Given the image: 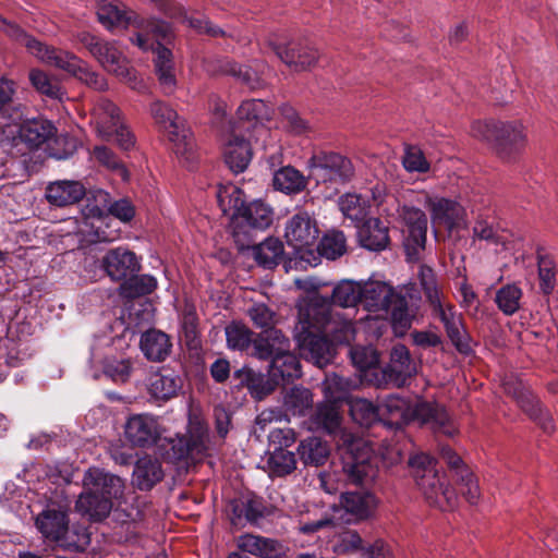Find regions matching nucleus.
Masks as SVG:
<instances>
[{
  "label": "nucleus",
  "instance_id": "1",
  "mask_svg": "<svg viewBox=\"0 0 558 558\" xmlns=\"http://www.w3.org/2000/svg\"><path fill=\"white\" fill-rule=\"evenodd\" d=\"M356 332L353 322L329 306L308 305L300 312L294 328V338L301 355L318 367L329 364L335 356L337 343H350Z\"/></svg>",
  "mask_w": 558,
  "mask_h": 558
},
{
  "label": "nucleus",
  "instance_id": "2",
  "mask_svg": "<svg viewBox=\"0 0 558 558\" xmlns=\"http://www.w3.org/2000/svg\"><path fill=\"white\" fill-rule=\"evenodd\" d=\"M314 423L329 434L339 435L338 449L343 471L354 484L373 481L377 474L376 457L368 442L341 429V417L332 403L318 404Z\"/></svg>",
  "mask_w": 558,
  "mask_h": 558
},
{
  "label": "nucleus",
  "instance_id": "3",
  "mask_svg": "<svg viewBox=\"0 0 558 558\" xmlns=\"http://www.w3.org/2000/svg\"><path fill=\"white\" fill-rule=\"evenodd\" d=\"M0 31L11 40L24 46L28 53L40 62L65 71L96 90L102 92L108 89L106 78L93 71L86 62L74 53L46 45L16 23L8 21L2 16H0Z\"/></svg>",
  "mask_w": 558,
  "mask_h": 558
},
{
  "label": "nucleus",
  "instance_id": "4",
  "mask_svg": "<svg viewBox=\"0 0 558 558\" xmlns=\"http://www.w3.org/2000/svg\"><path fill=\"white\" fill-rule=\"evenodd\" d=\"M116 217L122 222H130L135 216V208L126 198L109 202V194L98 191L93 199L87 198L82 209V218L70 219L76 225L73 230L83 243L113 242L119 238L118 231H107L102 227L107 215Z\"/></svg>",
  "mask_w": 558,
  "mask_h": 558
},
{
  "label": "nucleus",
  "instance_id": "5",
  "mask_svg": "<svg viewBox=\"0 0 558 558\" xmlns=\"http://www.w3.org/2000/svg\"><path fill=\"white\" fill-rule=\"evenodd\" d=\"M97 17L108 31L117 28H134L130 41L143 51L153 47L150 33L156 39H166L171 34V25L157 19H144L118 0H96Z\"/></svg>",
  "mask_w": 558,
  "mask_h": 558
},
{
  "label": "nucleus",
  "instance_id": "6",
  "mask_svg": "<svg viewBox=\"0 0 558 558\" xmlns=\"http://www.w3.org/2000/svg\"><path fill=\"white\" fill-rule=\"evenodd\" d=\"M84 492L78 496L75 508L89 520L100 521L111 511L116 501L123 496L124 483L116 475L97 468L86 471Z\"/></svg>",
  "mask_w": 558,
  "mask_h": 558
},
{
  "label": "nucleus",
  "instance_id": "7",
  "mask_svg": "<svg viewBox=\"0 0 558 558\" xmlns=\"http://www.w3.org/2000/svg\"><path fill=\"white\" fill-rule=\"evenodd\" d=\"M254 355L270 360L269 376L278 384L301 377L299 359L290 352L289 339L278 329L264 331L254 341Z\"/></svg>",
  "mask_w": 558,
  "mask_h": 558
},
{
  "label": "nucleus",
  "instance_id": "8",
  "mask_svg": "<svg viewBox=\"0 0 558 558\" xmlns=\"http://www.w3.org/2000/svg\"><path fill=\"white\" fill-rule=\"evenodd\" d=\"M372 197L377 213L386 216H398L407 227V236L404 246L409 255L417 254L423 250L426 242L427 218L423 210L412 207L402 206L392 195H388L386 187L377 183L372 190Z\"/></svg>",
  "mask_w": 558,
  "mask_h": 558
},
{
  "label": "nucleus",
  "instance_id": "9",
  "mask_svg": "<svg viewBox=\"0 0 558 558\" xmlns=\"http://www.w3.org/2000/svg\"><path fill=\"white\" fill-rule=\"evenodd\" d=\"M409 464L414 470L417 486L432 505L444 511L456 507L457 495L447 485L445 475L438 473L433 458L420 453L410 458Z\"/></svg>",
  "mask_w": 558,
  "mask_h": 558
},
{
  "label": "nucleus",
  "instance_id": "10",
  "mask_svg": "<svg viewBox=\"0 0 558 558\" xmlns=\"http://www.w3.org/2000/svg\"><path fill=\"white\" fill-rule=\"evenodd\" d=\"M54 125L44 119H34L23 124H9L0 132V147L13 157L22 156L54 135Z\"/></svg>",
  "mask_w": 558,
  "mask_h": 558
},
{
  "label": "nucleus",
  "instance_id": "11",
  "mask_svg": "<svg viewBox=\"0 0 558 558\" xmlns=\"http://www.w3.org/2000/svg\"><path fill=\"white\" fill-rule=\"evenodd\" d=\"M150 114L168 135L173 151L183 165L190 166L198 158L194 137L178 113L162 101L150 105Z\"/></svg>",
  "mask_w": 558,
  "mask_h": 558
},
{
  "label": "nucleus",
  "instance_id": "12",
  "mask_svg": "<svg viewBox=\"0 0 558 558\" xmlns=\"http://www.w3.org/2000/svg\"><path fill=\"white\" fill-rule=\"evenodd\" d=\"M310 174L317 185L326 186V194L332 195L348 182L354 173L352 162L344 156L332 151H318L307 161Z\"/></svg>",
  "mask_w": 558,
  "mask_h": 558
},
{
  "label": "nucleus",
  "instance_id": "13",
  "mask_svg": "<svg viewBox=\"0 0 558 558\" xmlns=\"http://www.w3.org/2000/svg\"><path fill=\"white\" fill-rule=\"evenodd\" d=\"M93 123L100 138L114 141L124 150L134 146V136L123 121L120 109L112 101L101 98L96 102Z\"/></svg>",
  "mask_w": 558,
  "mask_h": 558
},
{
  "label": "nucleus",
  "instance_id": "14",
  "mask_svg": "<svg viewBox=\"0 0 558 558\" xmlns=\"http://www.w3.org/2000/svg\"><path fill=\"white\" fill-rule=\"evenodd\" d=\"M428 307L432 316L442 323L447 336L457 350L464 354L469 353L472 349L471 339L463 325L462 315L456 311L447 296L428 303Z\"/></svg>",
  "mask_w": 558,
  "mask_h": 558
},
{
  "label": "nucleus",
  "instance_id": "15",
  "mask_svg": "<svg viewBox=\"0 0 558 558\" xmlns=\"http://www.w3.org/2000/svg\"><path fill=\"white\" fill-rule=\"evenodd\" d=\"M94 58L104 70L117 76L132 89L141 92L144 88L142 78L129 65L128 58L119 50L116 41L104 40Z\"/></svg>",
  "mask_w": 558,
  "mask_h": 558
},
{
  "label": "nucleus",
  "instance_id": "16",
  "mask_svg": "<svg viewBox=\"0 0 558 558\" xmlns=\"http://www.w3.org/2000/svg\"><path fill=\"white\" fill-rule=\"evenodd\" d=\"M263 45L274 51L283 63L298 71L311 68L318 59L316 50L298 43L287 44L279 33L269 34Z\"/></svg>",
  "mask_w": 558,
  "mask_h": 558
},
{
  "label": "nucleus",
  "instance_id": "17",
  "mask_svg": "<svg viewBox=\"0 0 558 558\" xmlns=\"http://www.w3.org/2000/svg\"><path fill=\"white\" fill-rule=\"evenodd\" d=\"M85 270L96 272L104 270L112 280L119 281L134 275L140 269V263L136 255L125 247H116L107 252L102 257L101 264L90 263L88 258L84 262ZM93 274L90 278H95Z\"/></svg>",
  "mask_w": 558,
  "mask_h": 558
},
{
  "label": "nucleus",
  "instance_id": "18",
  "mask_svg": "<svg viewBox=\"0 0 558 558\" xmlns=\"http://www.w3.org/2000/svg\"><path fill=\"white\" fill-rule=\"evenodd\" d=\"M319 230L316 221L306 211L294 214L286 225L284 238L301 259L306 253H311L312 246L316 243Z\"/></svg>",
  "mask_w": 558,
  "mask_h": 558
},
{
  "label": "nucleus",
  "instance_id": "19",
  "mask_svg": "<svg viewBox=\"0 0 558 558\" xmlns=\"http://www.w3.org/2000/svg\"><path fill=\"white\" fill-rule=\"evenodd\" d=\"M396 291L391 286L383 281H368L363 283L362 305L368 312L365 316L367 322H376L383 327V320L388 317L389 308L393 302Z\"/></svg>",
  "mask_w": 558,
  "mask_h": 558
},
{
  "label": "nucleus",
  "instance_id": "20",
  "mask_svg": "<svg viewBox=\"0 0 558 558\" xmlns=\"http://www.w3.org/2000/svg\"><path fill=\"white\" fill-rule=\"evenodd\" d=\"M169 458L181 460L185 458L199 459L207 449V427L198 418H190L187 438L185 436L171 439Z\"/></svg>",
  "mask_w": 558,
  "mask_h": 558
},
{
  "label": "nucleus",
  "instance_id": "21",
  "mask_svg": "<svg viewBox=\"0 0 558 558\" xmlns=\"http://www.w3.org/2000/svg\"><path fill=\"white\" fill-rule=\"evenodd\" d=\"M494 150L504 160H513L525 147L527 137L519 121H501L497 129Z\"/></svg>",
  "mask_w": 558,
  "mask_h": 558
},
{
  "label": "nucleus",
  "instance_id": "22",
  "mask_svg": "<svg viewBox=\"0 0 558 558\" xmlns=\"http://www.w3.org/2000/svg\"><path fill=\"white\" fill-rule=\"evenodd\" d=\"M424 204L430 213L434 226H442L449 231L464 225V208L456 201L437 195L424 194Z\"/></svg>",
  "mask_w": 558,
  "mask_h": 558
},
{
  "label": "nucleus",
  "instance_id": "23",
  "mask_svg": "<svg viewBox=\"0 0 558 558\" xmlns=\"http://www.w3.org/2000/svg\"><path fill=\"white\" fill-rule=\"evenodd\" d=\"M112 342L109 336H101L94 340L90 347V362L101 364L105 375L116 383H125L131 376L133 362L130 359L105 357L102 350Z\"/></svg>",
  "mask_w": 558,
  "mask_h": 558
},
{
  "label": "nucleus",
  "instance_id": "24",
  "mask_svg": "<svg viewBox=\"0 0 558 558\" xmlns=\"http://www.w3.org/2000/svg\"><path fill=\"white\" fill-rule=\"evenodd\" d=\"M505 391L512 395L522 410L535 421L546 433H550L554 429L553 420L546 409L542 407L534 393L522 385L517 383L512 385L509 381L504 384Z\"/></svg>",
  "mask_w": 558,
  "mask_h": 558
},
{
  "label": "nucleus",
  "instance_id": "25",
  "mask_svg": "<svg viewBox=\"0 0 558 558\" xmlns=\"http://www.w3.org/2000/svg\"><path fill=\"white\" fill-rule=\"evenodd\" d=\"M124 433L132 445L148 447L158 440L161 429L156 416L142 413L131 415L128 418Z\"/></svg>",
  "mask_w": 558,
  "mask_h": 558
},
{
  "label": "nucleus",
  "instance_id": "26",
  "mask_svg": "<svg viewBox=\"0 0 558 558\" xmlns=\"http://www.w3.org/2000/svg\"><path fill=\"white\" fill-rule=\"evenodd\" d=\"M410 413L409 423L417 421L421 424H428L435 432L448 436H453L456 433V428L451 424L448 413L437 403L418 401L410 407Z\"/></svg>",
  "mask_w": 558,
  "mask_h": 558
},
{
  "label": "nucleus",
  "instance_id": "27",
  "mask_svg": "<svg viewBox=\"0 0 558 558\" xmlns=\"http://www.w3.org/2000/svg\"><path fill=\"white\" fill-rule=\"evenodd\" d=\"M35 524L45 538L58 542L61 545L70 544L66 537L69 521L66 513L61 509L48 507L37 515Z\"/></svg>",
  "mask_w": 558,
  "mask_h": 558
},
{
  "label": "nucleus",
  "instance_id": "28",
  "mask_svg": "<svg viewBox=\"0 0 558 558\" xmlns=\"http://www.w3.org/2000/svg\"><path fill=\"white\" fill-rule=\"evenodd\" d=\"M172 34L173 31L171 29V34L166 39H163V41L168 43L172 38ZM150 38L153 40L151 50L156 51L155 69L158 82L162 92L166 95H171L174 92L177 85L172 52L170 49L160 44L162 39H156L151 34ZM148 50H150V48Z\"/></svg>",
  "mask_w": 558,
  "mask_h": 558
},
{
  "label": "nucleus",
  "instance_id": "29",
  "mask_svg": "<svg viewBox=\"0 0 558 558\" xmlns=\"http://www.w3.org/2000/svg\"><path fill=\"white\" fill-rule=\"evenodd\" d=\"M156 4V8L162 12L167 17L186 24L198 33H206L210 36H222L225 32L218 26L204 19L189 17L185 9L179 3L171 0H150Z\"/></svg>",
  "mask_w": 558,
  "mask_h": 558
},
{
  "label": "nucleus",
  "instance_id": "30",
  "mask_svg": "<svg viewBox=\"0 0 558 558\" xmlns=\"http://www.w3.org/2000/svg\"><path fill=\"white\" fill-rule=\"evenodd\" d=\"M416 367L409 350L403 344L395 345L390 354V363L384 371L385 377L393 385L401 387L414 375Z\"/></svg>",
  "mask_w": 558,
  "mask_h": 558
},
{
  "label": "nucleus",
  "instance_id": "31",
  "mask_svg": "<svg viewBox=\"0 0 558 558\" xmlns=\"http://www.w3.org/2000/svg\"><path fill=\"white\" fill-rule=\"evenodd\" d=\"M181 387V377L169 368L151 374L147 383V390L155 400H169L177 396Z\"/></svg>",
  "mask_w": 558,
  "mask_h": 558
},
{
  "label": "nucleus",
  "instance_id": "32",
  "mask_svg": "<svg viewBox=\"0 0 558 558\" xmlns=\"http://www.w3.org/2000/svg\"><path fill=\"white\" fill-rule=\"evenodd\" d=\"M84 195L85 189L78 181H56L46 189L47 201L58 207L72 205L82 199Z\"/></svg>",
  "mask_w": 558,
  "mask_h": 558
},
{
  "label": "nucleus",
  "instance_id": "33",
  "mask_svg": "<svg viewBox=\"0 0 558 558\" xmlns=\"http://www.w3.org/2000/svg\"><path fill=\"white\" fill-rule=\"evenodd\" d=\"M357 238L360 244L366 250L383 251L389 244L388 227L378 218H369L359 227Z\"/></svg>",
  "mask_w": 558,
  "mask_h": 558
},
{
  "label": "nucleus",
  "instance_id": "34",
  "mask_svg": "<svg viewBox=\"0 0 558 558\" xmlns=\"http://www.w3.org/2000/svg\"><path fill=\"white\" fill-rule=\"evenodd\" d=\"M227 166L235 173L243 172L252 158L250 140L231 135L223 148Z\"/></svg>",
  "mask_w": 558,
  "mask_h": 558
},
{
  "label": "nucleus",
  "instance_id": "35",
  "mask_svg": "<svg viewBox=\"0 0 558 558\" xmlns=\"http://www.w3.org/2000/svg\"><path fill=\"white\" fill-rule=\"evenodd\" d=\"M238 547L245 553L265 558H279L284 553L280 542L253 534L240 536Z\"/></svg>",
  "mask_w": 558,
  "mask_h": 558
},
{
  "label": "nucleus",
  "instance_id": "36",
  "mask_svg": "<svg viewBox=\"0 0 558 558\" xmlns=\"http://www.w3.org/2000/svg\"><path fill=\"white\" fill-rule=\"evenodd\" d=\"M376 505L375 496L369 493H345L341 495L340 506L350 515L345 519L347 522L369 517Z\"/></svg>",
  "mask_w": 558,
  "mask_h": 558
},
{
  "label": "nucleus",
  "instance_id": "37",
  "mask_svg": "<svg viewBox=\"0 0 558 558\" xmlns=\"http://www.w3.org/2000/svg\"><path fill=\"white\" fill-rule=\"evenodd\" d=\"M410 404L399 396L391 395L378 405L379 421H385L390 427L400 428L409 423Z\"/></svg>",
  "mask_w": 558,
  "mask_h": 558
},
{
  "label": "nucleus",
  "instance_id": "38",
  "mask_svg": "<svg viewBox=\"0 0 558 558\" xmlns=\"http://www.w3.org/2000/svg\"><path fill=\"white\" fill-rule=\"evenodd\" d=\"M172 343L167 333L150 329L144 332L141 337V350L144 355L155 362H160L167 359L170 354Z\"/></svg>",
  "mask_w": 558,
  "mask_h": 558
},
{
  "label": "nucleus",
  "instance_id": "39",
  "mask_svg": "<svg viewBox=\"0 0 558 558\" xmlns=\"http://www.w3.org/2000/svg\"><path fill=\"white\" fill-rule=\"evenodd\" d=\"M375 185L365 193V195L355 194V193H347L340 197L339 207L342 214L350 218L353 221L363 220L367 214L371 211L374 205L372 197V190Z\"/></svg>",
  "mask_w": 558,
  "mask_h": 558
},
{
  "label": "nucleus",
  "instance_id": "40",
  "mask_svg": "<svg viewBox=\"0 0 558 558\" xmlns=\"http://www.w3.org/2000/svg\"><path fill=\"white\" fill-rule=\"evenodd\" d=\"M298 453L304 465L320 466L327 462L330 447L322 438L310 436L299 444Z\"/></svg>",
  "mask_w": 558,
  "mask_h": 558
},
{
  "label": "nucleus",
  "instance_id": "41",
  "mask_svg": "<svg viewBox=\"0 0 558 558\" xmlns=\"http://www.w3.org/2000/svg\"><path fill=\"white\" fill-rule=\"evenodd\" d=\"M163 477L160 462L151 457H143L137 460L133 471V483L140 489H150Z\"/></svg>",
  "mask_w": 558,
  "mask_h": 558
},
{
  "label": "nucleus",
  "instance_id": "42",
  "mask_svg": "<svg viewBox=\"0 0 558 558\" xmlns=\"http://www.w3.org/2000/svg\"><path fill=\"white\" fill-rule=\"evenodd\" d=\"M218 205L226 216L240 218L245 208L244 193L234 184H221L217 187Z\"/></svg>",
  "mask_w": 558,
  "mask_h": 558
},
{
  "label": "nucleus",
  "instance_id": "43",
  "mask_svg": "<svg viewBox=\"0 0 558 558\" xmlns=\"http://www.w3.org/2000/svg\"><path fill=\"white\" fill-rule=\"evenodd\" d=\"M271 114L272 110L262 99L245 100L236 110L238 118L252 122L255 128H258L260 136L268 134V130L264 128V122L268 121Z\"/></svg>",
  "mask_w": 558,
  "mask_h": 558
},
{
  "label": "nucleus",
  "instance_id": "44",
  "mask_svg": "<svg viewBox=\"0 0 558 558\" xmlns=\"http://www.w3.org/2000/svg\"><path fill=\"white\" fill-rule=\"evenodd\" d=\"M254 259L265 268H272L279 264L283 254V244L275 238H268L264 242L252 247Z\"/></svg>",
  "mask_w": 558,
  "mask_h": 558
},
{
  "label": "nucleus",
  "instance_id": "45",
  "mask_svg": "<svg viewBox=\"0 0 558 558\" xmlns=\"http://www.w3.org/2000/svg\"><path fill=\"white\" fill-rule=\"evenodd\" d=\"M240 218L254 229L265 230L271 225L274 213L270 206L264 202L254 201L246 204Z\"/></svg>",
  "mask_w": 558,
  "mask_h": 558
},
{
  "label": "nucleus",
  "instance_id": "46",
  "mask_svg": "<svg viewBox=\"0 0 558 558\" xmlns=\"http://www.w3.org/2000/svg\"><path fill=\"white\" fill-rule=\"evenodd\" d=\"M313 405V396L310 389L295 386L286 392L283 397V407L287 413L302 416Z\"/></svg>",
  "mask_w": 558,
  "mask_h": 558
},
{
  "label": "nucleus",
  "instance_id": "47",
  "mask_svg": "<svg viewBox=\"0 0 558 558\" xmlns=\"http://www.w3.org/2000/svg\"><path fill=\"white\" fill-rule=\"evenodd\" d=\"M363 283L352 280L340 281L332 290V303L341 307H353L362 304Z\"/></svg>",
  "mask_w": 558,
  "mask_h": 558
},
{
  "label": "nucleus",
  "instance_id": "48",
  "mask_svg": "<svg viewBox=\"0 0 558 558\" xmlns=\"http://www.w3.org/2000/svg\"><path fill=\"white\" fill-rule=\"evenodd\" d=\"M274 186L286 194H295L306 186L303 174L292 167H283L274 174Z\"/></svg>",
  "mask_w": 558,
  "mask_h": 558
},
{
  "label": "nucleus",
  "instance_id": "49",
  "mask_svg": "<svg viewBox=\"0 0 558 558\" xmlns=\"http://www.w3.org/2000/svg\"><path fill=\"white\" fill-rule=\"evenodd\" d=\"M396 335H403L410 328L414 318L413 313L408 306L407 300L397 293L389 308L388 317Z\"/></svg>",
  "mask_w": 558,
  "mask_h": 558
},
{
  "label": "nucleus",
  "instance_id": "50",
  "mask_svg": "<svg viewBox=\"0 0 558 558\" xmlns=\"http://www.w3.org/2000/svg\"><path fill=\"white\" fill-rule=\"evenodd\" d=\"M522 296L523 291L517 283H508L497 290L495 302L505 315L511 316L520 310Z\"/></svg>",
  "mask_w": 558,
  "mask_h": 558
},
{
  "label": "nucleus",
  "instance_id": "51",
  "mask_svg": "<svg viewBox=\"0 0 558 558\" xmlns=\"http://www.w3.org/2000/svg\"><path fill=\"white\" fill-rule=\"evenodd\" d=\"M317 250L327 259H337L347 252V239L342 231L331 230L320 240Z\"/></svg>",
  "mask_w": 558,
  "mask_h": 558
},
{
  "label": "nucleus",
  "instance_id": "52",
  "mask_svg": "<svg viewBox=\"0 0 558 558\" xmlns=\"http://www.w3.org/2000/svg\"><path fill=\"white\" fill-rule=\"evenodd\" d=\"M267 464L271 475L284 476L295 470L296 460L292 451L275 448L268 458Z\"/></svg>",
  "mask_w": 558,
  "mask_h": 558
},
{
  "label": "nucleus",
  "instance_id": "53",
  "mask_svg": "<svg viewBox=\"0 0 558 558\" xmlns=\"http://www.w3.org/2000/svg\"><path fill=\"white\" fill-rule=\"evenodd\" d=\"M537 265L539 288L545 294H549L556 284V264L551 256L544 250H537Z\"/></svg>",
  "mask_w": 558,
  "mask_h": 558
},
{
  "label": "nucleus",
  "instance_id": "54",
  "mask_svg": "<svg viewBox=\"0 0 558 558\" xmlns=\"http://www.w3.org/2000/svg\"><path fill=\"white\" fill-rule=\"evenodd\" d=\"M221 72L233 76L238 82L245 85L250 89H257L263 84L259 75L246 65L226 61L221 65Z\"/></svg>",
  "mask_w": 558,
  "mask_h": 558
},
{
  "label": "nucleus",
  "instance_id": "55",
  "mask_svg": "<svg viewBox=\"0 0 558 558\" xmlns=\"http://www.w3.org/2000/svg\"><path fill=\"white\" fill-rule=\"evenodd\" d=\"M157 287V280L150 275L130 276L121 286L122 294L125 298L133 299L151 293Z\"/></svg>",
  "mask_w": 558,
  "mask_h": 558
},
{
  "label": "nucleus",
  "instance_id": "56",
  "mask_svg": "<svg viewBox=\"0 0 558 558\" xmlns=\"http://www.w3.org/2000/svg\"><path fill=\"white\" fill-rule=\"evenodd\" d=\"M350 413L352 418L362 426H369L379 421L378 405H374L366 399L350 400Z\"/></svg>",
  "mask_w": 558,
  "mask_h": 558
},
{
  "label": "nucleus",
  "instance_id": "57",
  "mask_svg": "<svg viewBox=\"0 0 558 558\" xmlns=\"http://www.w3.org/2000/svg\"><path fill=\"white\" fill-rule=\"evenodd\" d=\"M226 338L228 348L231 350L245 351L254 344L251 330L241 323H232L226 327Z\"/></svg>",
  "mask_w": 558,
  "mask_h": 558
},
{
  "label": "nucleus",
  "instance_id": "58",
  "mask_svg": "<svg viewBox=\"0 0 558 558\" xmlns=\"http://www.w3.org/2000/svg\"><path fill=\"white\" fill-rule=\"evenodd\" d=\"M31 84L40 94L52 99H61L63 93L59 84L53 81L45 71L32 69L28 74Z\"/></svg>",
  "mask_w": 558,
  "mask_h": 558
},
{
  "label": "nucleus",
  "instance_id": "59",
  "mask_svg": "<svg viewBox=\"0 0 558 558\" xmlns=\"http://www.w3.org/2000/svg\"><path fill=\"white\" fill-rule=\"evenodd\" d=\"M417 277L427 304L445 296L430 267L421 265Z\"/></svg>",
  "mask_w": 558,
  "mask_h": 558
},
{
  "label": "nucleus",
  "instance_id": "60",
  "mask_svg": "<svg viewBox=\"0 0 558 558\" xmlns=\"http://www.w3.org/2000/svg\"><path fill=\"white\" fill-rule=\"evenodd\" d=\"M352 384L335 373L328 374L323 383V390L330 402L340 401L345 398Z\"/></svg>",
  "mask_w": 558,
  "mask_h": 558
},
{
  "label": "nucleus",
  "instance_id": "61",
  "mask_svg": "<svg viewBox=\"0 0 558 558\" xmlns=\"http://www.w3.org/2000/svg\"><path fill=\"white\" fill-rule=\"evenodd\" d=\"M402 165L409 172H426L429 163L423 151L417 147H408L402 157Z\"/></svg>",
  "mask_w": 558,
  "mask_h": 558
},
{
  "label": "nucleus",
  "instance_id": "62",
  "mask_svg": "<svg viewBox=\"0 0 558 558\" xmlns=\"http://www.w3.org/2000/svg\"><path fill=\"white\" fill-rule=\"evenodd\" d=\"M353 364L360 369H366L378 363V355L372 347H355L350 351Z\"/></svg>",
  "mask_w": 558,
  "mask_h": 558
},
{
  "label": "nucleus",
  "instance_id": "63",
  "mask_svg": "<svg viewBox=\"0 0 558 558\" xmlns=\"http://www.w3.org/2000/svg\"><path fill=\"white\" fill-rule=\"evenodd\" d=\"M94 157L101 165L117 171L123 180H126L128 172L111 149L105 146H96L94 148Z\"/></svg>",
  "mask_w": 558,
  "mask_h": 558
},
{
  "label": "nucleus",
  "instance_id": "64",
  "mask_svg": "<svg viewBox=\"0 0 558 558\" xmlns=\"http://www.w3.org/2000/svg\"><path fill=\"white\" fill-rule=\"evenodd\" d=\"M501 121H476L472 123L471 134L473 137L486 142L494 147L497 129Z\"/></svg>",
  "mask_w": 558,
  "mask_h": 558
}]
</instances>
